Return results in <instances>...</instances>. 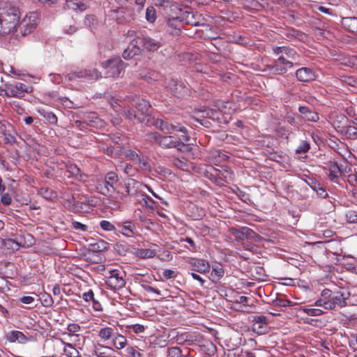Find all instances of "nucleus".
<instances>
[{
    "label": "nucleus",
    "mask_w": 357,
    "mask_h": 357,
    "mask_svg": "<svg viewBox=\"0 0 357 357\" xmlns=\"http://www.w3.org/2000/svg\"><path fill=\"white\" fill-rule=\"evenodd\" d=\"M131 103L142 112V116L149 113L151 105L145 99L140 98L139 97H135L132 98Z\"/></svg>",
    "instance_id": "nucleus-21"
},
{
    "label": "nucleus",
    "mask_w": 357,
    "mask_h": 357,
    "mask_svg": "<svg viewBox=\"0 0 357 357\" xmlns=\"http://www.w3.org/2000/svg\"><path fill=\"white\" fill-rule=\"evenodd\" d=\"M106 284L114 289H121L126 285V281L119 270L112 269L109 271Z\"/></svg>",
    "instance_id": "nucleus-11"
},
{
    "label": "nucleus",
    "mask_w": 357,
    "mask_h": 357,
    "mask_svg": "<svg viewBox=\"0 0 357 357\" xmlns=\"http://www.w3.org/2000/svg\"><path fill=\"white\" fill-rule=\"evenodd\" d=\"M146 139L147 141L153 142L159 145V142L162 137V135L158 132H149L145 135Z\"/></svg>",
    "instance_id": "nucleus-39"
},
{
    "label": "nucleus",
    "mask_w": 357,
    "mask_h": 357,
    "mask_svg": "<svg viewBox=\"0 0 357 357\" xmlns=\"http://www.w3.org/2000/svg\"><path fill=\"white\" fill-rule=\"evenodd\" d=\"M180 19H181L183 24L195 26L204 24V18L201 14L188 10L182 11L180 10Z\"/></svg>",
    "instance_id": "nucleus-9"
},
{
    "label": "nucleus",
    "mask_w": 357,
    "mask_h": 357,
    "mask_svg": "<svg viewBox=\"0 0 357 357\" xmlns=\"http://www.w3.org/2000/svg\"><path fill=\"white\" fill-rule=\"evenodd\" d=\"M70 334L75 335L76 333L81 330V327L77 324H70L67 328Z\"/></svg>",
    "instance_id": "nucleus-58"
},
{
    "label": "nucleus",
    "mask_w": 357,
    "mask_h": 357,
    "mask_svg": "<svg viewBox=\"0 0 357 357\" xmlns=\"http://www.w3.org/2000/svg\"><path fill=\"white\" fill-rule=\"evenodd\" d=\"M138 39L135 42L134 40L130 43L128 47L123 51L122 56L125 59H130L135 55H139L141 52V47L139 46Z\"/></svg>",
    "instance_id": "nucleus-18"
},
{
    "label": "nucleus",
    "mask_w": 357,
    "mask_h": 357,
    "mask_svg": "<svg viewBox=\"0 0 357 357\" xmlns=\"http://www.w3.org/2000/svg\"><path fill=\"white\" fill-rule=\"evenodd\" d=\"M307 184L314 191L317 190H320V187L321 186L317 181L313 178H310L309 181H307Z\"/></svg>",
    "instance_id": "nucleus-61"
},
{
    "label": "nucleus",
    "mask_w": 357,
    "mask_h": 357,
    "mask_svg": "<svg viewBox=\"0 0 357 357\" xmlns=\"http://www.w3.org/2000/svg\"><path fill=\"white\" fill-rule=\"evenodd\" d=\"M315 305L323 307L326 310H331V303L327 300H324L321 297L317 299L315 302Z\"/></svg>",
    "instance_id": "nucleus-49"
},
{
    "label": "nucleus",
    "mask_w": 357,
    "mask_h": 357,
    "mask_svg": "<svg viewBox=\"0 0 357 357\" xmlns=\"http://www.w3.org/2000/svg\"><path fill=\"white\" fill-rule=\"evenodd\" d=\"M252 328L254 332L259 335L268 333V323L267 318L264 315H255L252 317Z\"/></svg>",
    "instance_id": "nucleus-14"
},
{
    "label": "nucleus",
    "mask_w": 357,
    "mask_h": 357,
    "mask_svg": "<svg viewBox=\"0 0 357 357\" xmlns=\"http://www.w3.org/2000/svg\"><path fill=\"white\" fill-rule=\"evenodd\" d=\"M84 23L86 26L89 27H93L96 24V20L95 16L92 15H86L84 19Z\"/></svg>",
    "instance_id": "nucleus-54"
},
{
    "label": "nucleus",
    "mask_w": 357,
    "mask_h": 357,
    "mask_svg": "<svg viewBox=\"0 0 357 357\" xmlns=\"http://www.w3.org/2000/svg\"><path fill=\"white\" fill-rule=\"evenodd\" d=\"M118 227H119V231L126 236L130 237L135 234L136 227L131 221L119 223Z\"/></svg>",
    "instance_id": "nucleus-20"
},
{
    "label": "nucleus",
    "mask_w": 357,
    "mask_h": 357,
    "mask_svg": "<svg viewBox=\"0 0 357 357\" xmlns=\"http://www.w3.org/2000/svg\"><path fill=\"white\" fill-rule=\"evenodd\" d=\"M241 351L239 349H229L225 351L222 357H239Z\"/></svg>",
    "instance_id": "nucleus-51"
},
{
    "label": "nucleus",
    "mask_w": 357,
    "mask_h": 357,
    "mask_svg": "<svg viewBox=\"0 0 357 357\" xmlns=\"http://www.w3.org/2000/svg\"><path fill=\"white\" fill-rule=\"evenodd\" d=\"M349 296V292L341 291H337L334 295H332L331 301H330L331 310L335 309L336 306L345 307L347 305V300Z\"/></svg>",
    "instance_id": "nucleus-16"
},
{
    "label": "nucleus",
    "mask_w": 357,
    "mask_h": 357,
    "mask_svg": "<svg viewBox=\"0 0 357 357\" xmlns=\"http://www.w3.org/2000/svg\"><path fill=\"white\" fill-rule=\"evenodd\" d=\"M233 236L239 240H251L254 241H258L260 238V236L255 233L252 229L247 227H243L241 229L231 228L230 229Z\"/></svg>",
    "instance_id": "nucleus-12"
},
{
    "label": "nucleus",
    "mask_w": 357,
    "mask_h": 357,
    "mask_svg": "<svg viewBox=\"0 0 357 357\" xmlns=\"http://www.w3.org/2000/svg\"><path fill=\"white\" fill-rule=\"evenodd\" d=\"M332 295V291L329 289H324V290H322L321 293V297L324 298V300H326V301L327 300L328 301H331Z\"/></svg>",
    "instance_id": "nucleus-62"
},
{
    "label": "nucleus",
    "mask_w": 357,
    "mask_h": 357,
    "mask_svg": "<svg viewBox=\"0 0 357 357\" xmlns=\"http://www.w3.org/2000/svg\"><path fill=\"white\" fill-rule=\"evenodd\" d=\"M38 15L36 13H31L26 15L22 20L17 24L15 32L24 36L32 32L37 25Z\"/></svg>",
    "instance_id": "nucleus-5"
},
{
    "label": "nucleus",
    "mask_w": 357,
    "mask_h": 357,
    "mask_svg": "<svg viewBox=\"0 0 357 357\" xmlns=\"http://www.w3.org/2000/svg\"><path fill=\"white\" fill-rule=\"evenodd\" d=\"M142 201L144 203L146 207L153 209L155 207V202L154 200L147 195H143Z\"/></svg>",
    "instance_id": "nucleus-47"
},
{
    "label": "nucleus",
    "mask_w": 357,
    "mask_h": 357,
    "mask_svg": "<svg viewBox=\"0 0 357 357\" xmlns=\"http://www.w3.org/2000/svg\"><path fill=\"white\" fill-rule=\"evenodd\" d=\"M101 77L100 73L97 69H84L80 71L71 72L66 75V79L68 81L86 79L90 81H96Z\"/></svg>",
    "instance_id": "nucleus-8"
},
{
    "label": "nucleus",
    "mask_w": 357,
    "mask_h": 357,
    "mask_svg": "<svg viewBox=\"0 0 357 357\" xmlns=\"http://www.w3.org/2000/svg\"><path fill=\"white\" fill-rule=\"evenodd\" d=\"M68 172H70V174L73 176H81L80 174V169L76 166V165H71L70 166H68Z\"/></svg>",
    "instance_id": "nucleus-63"
},
{
    "label": "nucleus",
    "mask_w": 357,
    "mask_h": 357,
    "mask_svg": "<svg viewBox=\"0 0 357 357\" xmlns=\"http://www.w3.org/2000/svg\"><path fill=\"white\" fill-rule=\"evenodd\" d=\"M224 273V270L221 266L213 267L211 273V279L213 282L219 280L223 277Z\"/></svg>",
    "instance_id": "nucleus-34"
},
{
    "label": "nucleus",
    "mask_w": 357,
    "mask_h": 357,
    "mask_svg": "<svg viewBox=\"0 0 357 357\" xmlns=\"http://www.w3.org/2000/svg\"><path fill=\"white\" fill-rule=\"evenodd\" d=\"M126 157L130 160L137 162V160H139V155L133 150H128L126 154Z\"/></svg>",
    "instance_id": "nucleus-59"
},
{
    "label": "nucleus",
    "mask_w": 357,
    "mask_h": 357,
    "mask_svg": "<svg viewBox=\"0 0 357 357\" xmlns=\"http://www.w3.org/2000/svg\"><path fill=\"white\" fill-rule=\"evenodd\" d=\"M139 45H142L144 49L149 51H155L162 45L160 40H155L148 36L138 38Z\"/></svg>",
    "instance_id": "nucleus-17"
},
{
    "label": "nucleus",
    "mask_w": 357,
    "mask_h": 357,
    "mask_svg": "<svg viewBox=\"0 0 357 357\" xmlns=\"http://www.w3.org/2000/svg\"><path fill=\"white\" fill-rule=\"evenodd\" d=\"M123 170L128 176H134L137 173V169L133 167L130 164H126Z\"/></svg>",
    "instance_id": "nucleus-46"
},
{
    "label": "nucleus",
    "mask_w": 357,
    "mask_h": 357,
    "mask_svg": "<svg viewBox=\"0 0 357 357\" xmlns=\"http://www.w3.org/2000/svg\"><path fill=\"white\" fill-rule=\"evenodd\" d=\"M173 163L176 167L181 170H186L188 168V164L179 158H174Z\"/></svg>",
    "instance_id": "nucleus-53"
},
{
    "label": "nucleus",
    "mask_w": 357,
    "mask_h": 357,
    "mask_svg": "<svg viewBox=\"0 0 357 357\" xmlns=\"http://www.w3.org/2000/svg\"><path fill=\"white\" fill-rule=\"evenodd\" d=\"M102 66L106 70V77H115L121 74L126 64L119 57H116L102 62Z\"/></svg>",
    "instance_id": "nucleus-6"
},
{
    "label": "nucleus",
    "mask_w": 357,
    "mask_h": 357,
    "mask_svg": "<svg viewBox=\"0 0 357 357\" xmlns=\"http://www.w3.org/2000/svg\"><path fill=\"white\" fill-rule=\"evenodd\" d=\"M188 263L190 266L192 271L202 274L209 272L211 268L209 262L202 259L190 258Z\"/></svg>",
    "instance_id": "nucleus-15"
},
{
    "label": "nucleus",
    "mask_w": 357,
    "mask_h": 357,
    "mask_svg": "<svg viewBox=\"0 0 357 357\" xmlns=\"http://www.w3.org/2000/svg\"><path fill=\"white\" fill-rule=\"evenodd\" d=\"M147 123L153 124L156 128L166 134H173L178 131L182 133V139L185 142H188L190 139L188 129L181 123H173L167 119H156L151 116H148Z\"/></svg>",
    "instance_id": "nucleus-3"
},
{
    "label": "nucleus",
    "mask_w": 357,
    "mask_h": 357,
    "mask_svg": "<svg viewBox=\"0 0 357 357\" xmlns=\"http://www.w3.org/2000/svg\"><path fill=\"white\" fill-rule=\"evenodd\" d=\"M146 19L149 22H154L156 20V12L153 6H149L146 10Z\"/></svg>",
    "instance_id": "nucleus-38"
},
{
    "label": "nucleus",
    "mask_w": 357,
    "mask_h": 357,
    "mask_svg": "<svg viewBox=\"0 0 357 357\" xmlns=\"http://www.w3.org/2000/svg\"><path fill=\"white\" fill-rule=\"evenodd\" d=\"M274 305L275 306H280V307H287V306H291L292 305V302L289 300H284V299H276L273 302Z\"/></svg>",
    "instance_id": "nucleus-56"
},
{
    "label": "nucleus",
    "mask_w": 357,
    "mask_h": 357,
    "mask_svg": "<svg viewBox=\"0 0 357 357\" xmlns=\"http://www.w3.org/2000/svg\"><path fill=\"white\" fill-rule=\"evenodd\" d=\"M119 181L118 175L114 172H109L105 176L104 188L101 193L105 196H111L116 190V185Z\"/></svg>",
    "instance_id": "nucleus-10"
},
{
    "label": "nucleus",
    "mask_w": 357,
    "mask_h": 357,
    "mask_svg": "<svg viewBox=\"0 0 357 357\" xmlns=\"http://www.w3.org/2000/svg\"><path fill=\"white\" fill-rule=\"evenodd\" d=\"M310 148V144L306 141H303L301 144L298 146L296 150V153L298 154H305L306 153Z\"/></svg>",
    "instance_id": "nucleus-45"
},
{
    "label": "nucleus",
    "mask_w": 357,
    "mask_h": 357,
    "mask_svg": "<svg viewBox=\"0 0 357 357\" xmlns=\"http://www.w3.org/2000/svg\"><path fill=\"white\" fill-rule=\"evenodd\" d=\"M182 139V135L178 139L171 135L162 136L159 146L164 149L175 148L181 152H185L188 150V146L185 144Z\"/></svg>",
    "instance_id": "nucleus-7"
},
{
    "label": "nucleus",
    "mask_w": 357,
    "mask_h": 357,
    "mask_svg": "<svg viewBox=\"0 0 357 357\" xmlns=\"http://www.w3.org/2000/svg\"><path fill=\"white\" fill-rule=\"evenodd\" d=\"M108 247V243L103 240H100L96 243H91L89 249L93 252H101L107 250Z\"/></svg>",
    "instance_id": "nucleus-32"
},
{
    "label": "nucleus",
    "mask_w": 357,
    "mask_h": 357,
    "mask_svg": "<svg viewBox=\"0 0 357 357\" xmlns=\"http://www.w3.org/2000/svg\"><path fill=\"white\" fill-rule=\"evenodd\" d=\"M40 299H41L42 304L45 307H50L54 303L52 297L50 294H46V293L43 294L41 296Z\"/></svg>",
    "instance_id": "nucleus-44"
},
{
    "label": "nucleus",
    "mask_w": 357,
    "mask_h": 357,
    "mask_svg": "<svg viewBox=\"0 0 357 357\" xmlns=\"http://www.w3.org/2000/svg\"><path fill=\"white\" fill-rule=\"evenodd\" d=\"M347 181L351 185L357 186V172L349 174Z\"/></svg>",
    "instance_id": "nucleus-64"
},
{
    "label": "nucleus",
    "mask_w": 357,
    "mask_h": 357,
    "mask_svg": "<svg viewBox=\"0 0 357 357\" xmlns=\"http://www.w3.org/2000/svg\"><path fill=\"white\" fill-rule=\"evenodd\" d=\"M68 6L75 10L84 11L89 8L86 0H66Z\"/></svg>",
    "instance_id": "nucleus-25"
},
{
    "label": "nucleus",
    "mask_w": 357,
    "mask_h": 357,
    "mask_svg": "<svg viewBox=\"0 0 357 357\" xmlns=\"http://www.w3.org/2000/svg\"><path fill=\"white\" fill-rule=\"evenodd\" d=\"M289 59L295 61L298 57L297 52L292 48L289 47H284V52Z\"/></svg>",
    "instance_id": "nucleus-43"
},
{
    "label": "nucleus",
    "mask_w": 357,
    "mask_h": 357,
    "mask_svg": "<svg viewBox=\"0 0 357 357\" xmlns=\"http://www.w3.org/2000/svg\"><path fill=\"white\" fill-rule=\"evenodd\" d=\"M84 119L86 125L91 127L101 128L104 124V122L96 114L87 115Z\"/></svg>",
    "instance_id": "nucleus-30"
},
{
    "label": "nucleus",
    "mask_w": 357,
    "mask_h": 357,
    "mask_svg": "<svg viewBox=\"0 0 357 357\" xmlns=\"http://www.w3.org/2000/svg\"><path fill=\"white\" fill-rule=\"evenodd\" d=\"M166 88L178 98H183L188 94V89L185 85L174 79H169L167 81Z\"/></svg>",
    "instance_id": "nucleus-13"
},
{
    "label": "nucleus",
    "mask_w": 357,
    "mask_h": 357,
    "mask_svg": "<svg viewBox=\"0 0 357 357\" xmlns=\"http://www.w3.org/2000/svg\"><path fill=\"white\" fill-rule=\"evenodd\" d=\"M100 226L105 231H111L115 229V226L107 220L100 221Z\"/></svg>",
    "instance_id": "nucleus-50"
},
{
    "label": "nucleus",
    "mask_w": 357,
    "mask_h": 357,
    "mask_svg": "<svg viewBox=\"0 0 357 357\" xmlns=\"http://www.w3.org/2000/svg\"><path fill=\"white\" fill-rule=\"evenodd\" d=\"M20 15L16 7L6 4L0 7V35L8 34L16 28Z\"/></svg>",
    "instance_id": "nucleus-2"
},
{
    "label": "nucleus",
    "mask_w": 357,
    "mask_h": 357,
    "mask_svg": "<svg viewBox=\"0 0 357 357\" xmlns=\"http://www.w3.org/2000/svg\"><path fill=\"white\" fill-rule=\"evenodd\" d=\"M213 157L215 160L216 162H222L227 160L228 156L225 153H222L220 150H215L213 152Z\"/></svg>",
    "instance_id": "nucleus-48"
},
{
    "label": "nucleus",
    "mask_w": 357,
    "mask_h": 357,
    "mask_svg": "<svg viewBox=\"0 0 357 357\" xmlns=\"http://www.w3.org/2000/svg\"><path fill=\"white\" fill-rule=\"evenodd\" d=\"M144 73H145V69H141L139 70V77L145 79L149 83H152L154 81H158L160 77L159 73L152 70H148L147 75H144Z\"/></svg>",
    "instance_id": "nucleus-26"
},
{
    "label": "nucleus",
    "mask_w": 357,
    "mask_h": 357,
    "mask_svg": "<svg viewBox=\"0 0 357 357\" xmlns=\"http://www.w3.org/2000/svg\"><path fill=\"white\" fill-rule=\"evenodd\" d=\"M347 221L349 223H357V211L349 210L346 215Z\"/></svg>",
    "instance_id": "nucleus-42"
},
{
    "label": "nucleus",
    "mask_w": 357,
    "mask_h": 357,
    "mask_svg": "<svg viewBox=\"0 0 357 357\" xmlns=\"http://www.w3.org/2000/svg\"><path fill=\"white\" fill-rule=\"evenodd\" d=\"M215 174L213 175L215 181L221 180L227 181V179H232L233 172L229 168L223 169V170L215 169Z\"/></svg>",
    "instance_id": "nucleus-28"
},
{
    "label": "nucleus",
    "mask_w": 357,
    "mask_h": 357,
    "mask_svg": "<svg viewBox=\"0 0 357 357\" xmlns=\"http://www.w3.org/2000/svg\"><path fill=\"white\" fill-rule=\"evenodd\" d=\"M296 76L300 82H310L315 79V74L314 71L309 68H301L296 70Z\"/></svg>",
    "instance_id": "nucleus-19"
},
{
    "label": "nucleus",
    "mask_w": 357,
    "mask_h": 357,
    "mask_svg": "<svg viewBox=\"0 0 357 357\" xmlns=\"http://www.w3.org/2000/svg\"><path fill=\"white\" fill-rule=\"evenodd\" d=\"M110 9L108 16L117 23L130 22L132 18V3L128 0H112L109 2Z\"/></svg>",
    "instance_id": "nucleus-1"
},
{
    "label": "nucleus",
    "mask_w": 357,
    "mask_h": 357,
    "mask_svg": "<svg viewBox=\"0 0 357 357\" xmlns=\"http://www.w3.org/2000/svg\"><path fill=\"white\" fill-rule=\"evenodd\" d=\"M202 350L208 356H212L216 352L215 345L211 341H206L202 345Z\"/></svg>",
    "instance_id": "nucleus-36"
},
{
    "label": "nucleus",
    "mask_w": 357,
    "mask_h": 357,
    "mask_svg": "<svg viewBox=\"0 0 357 357\" xmlns=\"http://www.w3.org/2000/svg\"><path fill=\"white\" fill-rule=\"evenodd\" d=\"M7 339L11 342H17L20 344L25 343L28 340L23 333L18 331H13L8 333Z\"/></svg>",
    "instance_id": "nucleus-27"
},
{
    "label": "nucleus",
    "mask_w": 357,
    "mask_h": 357,
    "mask_svg": "<svg viewBox=\"0 0 357 357\" xmlns=\"http://www.w3.org/2000/svg\"><path fill=\"white\" fill-rule=\"evenodd\" d=\"M343 26L351 33L357 32V17H344L342 19Z\"/></svg>",
    "instance_id": "nucleus-29"
},
{
    "label": "nucleus",
    "mask_w": 357,
    "mask_h": 357,
    "mask_svg": "<svg viewBox=\"0 0 357 357\" xmlns=\"http://www.w3.org/2000/svg\"><path fill=\"white\" fill-rule=\"evenodd\" d=\"M63 352L68 357H78L79 351L70 343H66Z\"/></svg>",
    "instance_id": "nucleus-37"
},
{
    "label": "nucleus",
    "mask_w": 357,
    "mask_h": 357,
    "mask_svg": "<svg viewBox=\"0 0 357 357\" xmlns=\"http://www.w3.org/2000/svg\"><path fill=\"white\" fill-rule=\"evenodd\" d=\"M6 86L5 96L13 98H22L26 93H31L32 88L28 86L22 82H6L4 84Z\"/></svg>",
    "instance_id": "nucleus-4"
},
{
    "label": "nucleus",
    "mask_w": 357,
    "mask_h": 357,
    "mask_svg": "<svg viewBox=\"0 0 357 357\" xmlns=\"http://www.w3.org/2000/svg\"><path fill=\"white\" fill-rule=\"evenodd\" d=\"M116 330L112 327H105L99 331L98 336L104 342L112 338Z\"/></svg>",
    "instance_id": "nucleus-31"
},
{
    "label": "nucleus",
    "mask_w": 357,
    "mask_h": 357,
    "mask_svg": "<svg viewBox=\"0 0 357 357\" xmlns=\"http://www.w3.org/2000/svg\"><path fill=\"white\" fill-rule=\"evenodd\" d=\"M136 162L139 165L141 169L144 170H151V167L146 158L139 157V160H137Z\"/></svg>",
    "instance_id": "nucleus-55"
},
{
    "label": "nucleus",
    "mask_w": 357,
    "mask_h": 357,
    "mask_svg": "<svg viewBox=\"0 0 357 357\" xmlns=\"http://www.w3.org/2000/svg\"><path fill=\"white\" fill-rule=\"evenodd\" d=\"M168 356L170 357H181V350L178 347H172L168 349Z\"/></svg>",
    "instance_id": "nucleus-57"
},
{
    "label": "nucleus",
    "mask_w": 357,
    "mask_h": 357,
    "mask_svg": "<svg viewBox=\"0 0 357 357\" xmlns=\"http://www.w3.org/2000/svg\"><path fill=\"white\" fill-rule=\"evenodd\" d=\"M329 170H328V178L329 180L333 183H338L339 176L337 173L340 174L342 173V169L340 166L337 165L335 162H330L328 164Z\"/></svg>",
    "instance_id": "nucleus-22"
},
{
    "label": "nucleus",
    "mask_w": 357,
    "mask_h": 357,
    "mask_svg": "<svg viewBox=\"0 0 357 357\" xmlns=\"http://www.w3.org/2000/svg\"><path fill=\"white\" fill-rule=\"evenodd\" d=\"M346 134L350 138H357V128L354 126H348L346 128Z\"/></svg>",
    "instance_id": "nucleus-52"
},
{
    "label": "nucleus",
    "mask_w": 357,
    "mask_h": 357,
    "mask_svg": "<svg viewBox=\"0 0 357 357\" xmlns=\"http://www.w3.org/2000/svg\"><path fill=\"white\" fill-rule=\"evenodd\" d=\"M135 254L136 256L142 258H152L156 255V252L151 249H137Z\"/></svg>",
    "instance_id": "nucleus-33"
},
{
    "label": "nucleus",
    "mask_w": 357,
    "mask_h": 357,
    "mask_svg": "<svg viewBox=\"0 0 357 357\" xmlns=\"http://www.w3.org/2000/svg\"><path fill=\"white\" fill-rule=\"evenodd\" d=\"M303 311L309 316H315V317L320 316L324 313L323 310H321L320 309L309 308L307 307H304L303 308Z\"/></svg>",
    "instance_id": "nucleus-41"
},
{
    "label": "nucleus",
    "mask_w": 357,
    "mask_h": 357,
    "mask_svg": "<svg viewBox=\"0 0 357 357\" xmlns=\"http://www.w3.org/2000/svg\"><path fill=\"white\" fill-rule=\"evenodd\" d=\"M124 114L126 117L128 119H137L139 122H141L144 120V116H137L133 110L131 109H128L124 111Z\"/></svg>",
    "instance_id": "nucleus-40"
},
{
    "label": "nucleus",
    "mask_w": 357,
    "mask_h": 357,
    "mask_svg": "<svg viewBox=\"0 0 357 357\" xmlns=\"http://www.w3.org/2000/svg\"><path fill=\"white\" fill-rule=\"evenodd\" d=\"M112 345L118 350L123 349L128 343L127 339L125 336L116 331L114 337H112Z\"/></svg>",
    "instance_id": "nucleus-24"
},
{
    "label": "nucleus",
    "mask_w": 357,
    "mask_h": 357,
    "mask_svg": "<svg viewBox=\"0 0 357 357\" xmlns=\"http://www.w3.org/2000/svg\"><path fill=\"white\" fill-rule=\"evenodd\" d=\"M162 275L165 279L175 278L177 276L176 272L170 269H165Z\"/></svg>",
    "instance_id": "nucleus-60"
},
{
    "label": "nucleus",
    "mask_w": 357,
    "mask_h": 357,
    "mask_svg": "<svg viewBox=\"0 0 357 357\" xmlns=\"http://www.w3.org/2000/svg\"><path fill=\"white\" fill-rule=\"evenodd\" d=\"M183 24L180 15L172 17L167 20V26L173 34L178 35L181 33V25Z\"/></svg>",
    "instance_id": "nucleus-23"
},
{
    "label": "nucleus",
    "mask_w": 357,
    "mask_h": 357,
    "mask_svg": "<svg viewBox=\"0 0 357 357\" xmlns=\"http://www.w3.org/2000/svg\"><path fill=\"white\" fill-rule=\"evenodd\" d=\"M39 112L40 115L48 121L49 123L54 125L57 123V117L53 112L44 109L40 111Z\"/></svg>",
    "instance_id": "nucleus-35"
}]
</instances>
